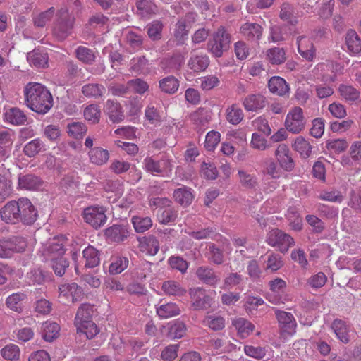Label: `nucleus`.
Returning a JSON list of instances; mask_svg holds the SVG:
<instances>
[{
    "label": "nucleus",
    "mask_w": 361,
    "mask_h": 361,
    "mask_svg": "<svg viewBox=\"0 0 361 361\" xmlns=\"http://www.w3.org/2000/svg\"><path fill=\"white\" fill-rule=\"evenodd\" d=\"M173 197L176 202L183 207H187L192 203L194 195L190 188L183 186L174 190Z\"/></svg>",
    "instance_id": "32"
},
{
    "label": "nucleus",
    "mask_w": 361,
    "mask_h": 361,
    "mask_svg": "<svg viewBox=\"0 0 361 361\" xmlns=\"http://www.w3.org/2000/svg\"><path fill=\"white\" fill-rule=\"evenodd\" d=\"M128 259L126 257L115 255L111 258L109 271L111 274H118L124 271L128 265Z\"/></svg>",
    "instance_id": "34"
},
{
    "label": "nucleus",
    "mask_w": 361,
    "mask_h": 361,
    "mask_svg": "<svg viewBox=\"0 0 361 361\" xmlns=\"http://www.w3.org/2000/svg\"><path fill=\"white\" fill-rule=\"evenodd\" d=\"M190 119L200 130L204 128L211 120V113L204 108H199L190 115Z\"/></svg>",
    "instance_id": "31"
},
{
    "label": "nucleus",
    "mask_w": 361,
    "mask_h": 361,
    "mask_svg": "<svg viewBox=\"0 0 361 361\" xmlns=\"http://www.w3.org/2000/svg\"><path fill=\"white\" fill-rule=\"evenodd\" d=\"M149 37L155 41L161 38L163 24L159 20H154L146 27Z\"/></svg>",
    "instance_id": "61"
},
{
    "label": "nucleus",
    "mask_w": 361,
    "mask_h": 361,
    "mask_svg": "<svg viewBox=\"0 0 361 361\" xmlns=\"http://www.w3.org/2000/svg\"><path fill=\"white\" fill-rule=\"evenodd\" d=\"M189 295L192 301V307L194 310H207L214 302L213 298L202 288L190 289Z\"/></svg>",
    "instance_id": "7"
},
{
    "label": "nucleus",
    "mask_w": 361,
    "mask_h": 361,
    "mask_svg": "<svg viewBox=\"0 0 361 361\" xmlns=\"http://www.w3.org/2000/svg\"><path fill=\"white\" fill-rule=\"evenodd\" d=\"M101 111L99 106L92 104L87 106L84 110V116L86 120L92 124L98 123L100 118Z\"/></svg>",
    "instance_id": "57"
},
{
    "label": "nucleus",
    "mask_w": 361,
    "mask_h": 361,
    "mask_svg": "<svg viewBox=\"0 0 361 361\" xmlns=\"http://www.w3.org/2000/svg\"><path fill=\"white\" fill-rule=\"evenodd\" d=\"M105 212L106 209L104 207H89L84 209L83 218L86 223L97 229L106 222L107 217Z\"/></svg>",
    "instance_id": "8"
},
{
    "label": "nucleus",
    "mask_w": 361,
    "mask_h": 361,
    "mask_svg": "<svg viewBox=\"0 0 361 361\" xmlns=\"http://www.w3.org/2000/svg\"><path fill=\"white\" fill-rule=\"evenodd\" d=\"M16 204V200H11L0 209L1 219L6 224L13 225L19 224Z\"/></svg>",
    "instance_id": "14"
},
{
    "label": "nucleus",
    "mask_w": 361,
    "mask_h": 361,
    "mask_svg": "<svg viewBox=\"0 0 361 361\" xmlns=\"http://www.w3.org/2000/svg\"><path fill=\"white\" fill-rule=\"evenodd\" d=\"M74 18L72 17L66 8H61L56 14V19L53 24V35L59 40L63 41L71 34L73 28Z\"/></svg>",
    "instance_id": "3"
},
{
    "label": "nucleus",
    "mask_w": 361,
    "mask_h": 361,
    "mask_svg": "<svg viewBox=\"0 0 361 361\" xmlns=\"http://www.w3.org/2000/svg\"><path fill=\"white\" fill-rule=\"evenodd\" d=\"M293 6L288 2H284L281 6L279 17L290 25H295L298 23V20L293 16Z\"/></svg>",
    "instance_id": "44"
},
{
    "label": "nucleus",
    "mask_w": 361,
    "mask_h": 361,
    "mask_svg": "<svg viewBox=\"0 0 361 361\" xmlns=\"http://www.w3.org/2000/svg\"><path fill=\"white\" fill-rule=\"evenodd\" d=\"M137 10L142 16L155 14L158 11L157 6L152 0H140L136 3Z\"/></svg>",
    "instance_id": "50"
},
{
    "label": "nucleus",
    "mask_w": 361,
    "mask_h": 361,
    "mask_svg": "<svg viewBox=\"0 0 361 361\" xmlns=\"http://www.w3.org/2000/svg\"><path fill=\"white\" fill-rule=\"evenodd\" d=\"M106 91L105 87L99 83H88L82 87V94L87 98L98 99L103 97Z\"/></svg>",
    "instance_id": "28"
},
{
    "label": "nucleus",
    "mask_w": 361,
    "mask_h": 361,
    "mask_svg": "<svg viewBox=\"0 0 361 361\" xmlns=\"http://www.w3.org/2000/svg\"><path fill=\"white\" fill-rule=\"evenodd\" d=\"M195 275L202 283L212 287H216L221 280L214 269L209 266L198 267L195 271Z\"/></svg>",
    "instance_id": "10"
},
{
    "label": "nucleus",
    "mask_w": 361,
    "mask_h": 361,
    "mask_svg": "<svg viewBox=\"0 0 361 361\" xmlns=\"http://www.w3.org/2000/svg\"><path fill=\"white\" fill-rule=\"evenodd\" d=\"M27 299V295L22 292L14 293L6 299V305L8 308L18 313L23 311V302Z\"/></svg>",
    "instance_id": "24"
},
{
    "label": "nucleus",
    "mask_w": 361,
    "mask_h": 361,
    "mask_svg": "<svg viewBox=\"0 0 361 361\" xmlns=\"http://www.w3.org/2000/svg\"><path fill=\"white\" fill-rule=\"evenodd\" d=\"M128 226L125 224H114L104 231L106 238L115 243H122L129 236Z\"/></svg>",
    "instance_id": "11"
},
{
    "label": "nucleus",
    "mask_w": 361,
    "mask_h": 361,
    "mask_svg": "<svg viewBox=\"0 0 361 361\" xmlns=\"http://www.w3.org/2000/svg\"><path fill=\"white\" fill-rule=\"evenodd\" d=\"M293 147L304 158H307L311 154L312 147L310 144L301 136L295 139Z\"/></svg>",
    "instance_id": "53"
},
{
    "label": "nucleus",
    "mask_w": 361,
    "mask_h": 361,
    "mask_svg": "<svg viewBox=\"0 0 361 361\" xmlns=\"http://www.w3.org/2000/svg\"><path fill=\"white\" fill-rule=\"evenodd\" d=\"M162 290L170 295L183 296L186 293V290L183 288L178 282L174 281H167L163 283Z\"/></svg>",
    "instance_id": "45"
},
{
    "label": "nucleus",
    "mask_w": 361,
    "mask_h": 361,
    "mask_svg": "<svg viewBox=\"0 0 361 361\" xmlns=\"http://www.w3.org/2000/svg\"><path fill=\"white\" fill-rule=\"evenodd\" d=\"M68 135L75 139L82 138L87 131L86 125L80 121H72L67 124Z\"/></svg>",
    "instance_id": "37"
},
{
    "label": "nucleus",
    "mask_w": 361,
    "mask_h": 361,
    "mask_svg": "<svg viewBox=\"0 0 361 361\" xmlns=\"http://www.w3.org/2000/svg\"><path fill=\"white\" fill-rule=\"evenodd\" d=\"M55 13V8L51 7L47 11L33 16V23L37 27H44L46 24L51 21Z\"/></svg>",
    "instance_id": "49"
},
{
    "label": "nucleus",
    "mask_w": 361,
    "mask_h": 361,
    "mask_svg": "<svg viewBox=\"0 0 361 361\" xmlns=\"http://www.w3.org/2000/svg\"><path fill=\"white\" fill-rule=\"evenodd\" d=\"M231 35L220 26L207 42V49L214 57L219 58L230 49Z\"/></svg>",
    "instance_id": "4"
},
{
    "label": "nucleus",
    "mask_w": 361,
    "mask_h": 361,
    "mask_svg": "<svg viewBox=\"0 0 361 361\" xmlns=\"http://www.w3.org/2000/svg\"><path fill=\"white\" fill-rule=\"evenodd\" d=\"M207 258L215 265L222 264L224 262V251L215 244L212 243L208 247Z\"/></svg>",
    "instance_id": "46"
},
{
    "label": "nucleus",
    "mask_w": 361,
    "mask_h": 361,
    "mask_svg": "<svg viewBox=\"0 0 361 361\" xmlns=\"http://www.w3.org/2000/svg\"><path fill=\"white\" fill-rule=\"evenodd\" d=\"M104 111L114 123H120L124 119L123 108L117 101L108 99L104 104Z\"/></svg>",
    "instance_id": "13"
},
{
    "label": "nucleus",
    "mask_w": 361,
    "mask_h": 361,
    "mask_svg": "<svg viewBox=\"0 0 361 361\" xmlns=\"http://www.w3.org/2000/svg\"><path fill=\"white\" fill-rule=\"evenodd\" d=\"M4 243L6 247L8 257L11 252H22L27 247L26 239L22 236H13L8 240H4Z\"/></svg>",
    "instance_id": "27"
},
{
    "label": "nucleus",
    "mask_w": 361,
    "mask_h": 361,
    "mask_svg": "<svg viewBox=\"0 0 361 361\" xmlns=\"http://www.w3.org/2000/svg\"><path fill=\"white\" fill-rule=\"evenodd\" d=\"M78 183V177L75 174L68 173L61 180L60 185L66 192L77 188Z\"/></svg>",
    "instance_id": "64"
},
{
    "label": "nucleus",
    "mask_w": 361,
    "mask_h": 361,
    "mask_svg": "<svg viewBox=\"0 0 361 361\" xmlns=\"http://www.w3.org/2000/svg\"><path fill=\"white\" fill-rule=\"evenodd\" d=\"M184 62L180 54H174L170 57L164 58L159 63L160 68L166 73H174L179 71Z\"/></svg>",
    "instance_id": "16"
},
{
    "label": "nucleus",
    "mask_w": 361,
    "mask_h": 361,
    "mask_svg": "<svg viewBox=\"0 0 361 361\" xmlns=\"http://www.w3.org/2000/svg\"><path fill=\"white\" fill-rule=\"evenodd\" d=\"M269 286L272 293H269L267 297L268 300L276 305L284 303L283 300L279 294L281 292L283 291L286 286V283L283 279L276 278L269 281Z\"/></svg>",
    "instance_id": "17"
},
{
    "label": "nucleus",
    "mask_w": 361,
    "mask_h": 361,
    "mask_svg": "<svg viewBox=\"0 0 361 361\" xmlns=\"http://www.w3.org/2000/svg\"><path fill=\"white\" fill-rule=\"evenodd\" d=\"M275 314L278 320L279 327L283 332L289 334L294 332L296 327V322L291 313L280 310H276Z\"/></svg>",
    "instance_id": "12"
},
{
    "label": "nucleus",
    "mask_w": 361,
    "mask_h": 361,
    "mask_svg": "<svg viewBox=\"0 0 361 361\" xmlns=\"http://www.w3.org/2000/svg\"><path fill=\"white\" fill-rule=\"evenodd\" d=\"M44 150L45 145L39 138H36L31 140L23 147L24 154L29 157H33L39 154L41 151Z\"/></svg>",
    "instance_id": "39"
},
{
    "label": "nucleus",
    "mask_w": 361,
    "mask_h": 361,
    "mask_svg": "<svg viewBox=\"0 0 361 361\" xmlns=\"http://www.w3.org/2000/svg\"><path fill=\"white\" fill-rule=\"evenodd\" d=\"M190 29V28H188V26L181 19H178L175 25L173 34L178 45H181L184 43L185 39H187Z\"/></svg>",
    "instance_id": "43"
},
{
    "label": "nucleus",
    "mask_w": 361,
    "mask_h": 361,
    "mask_svg": "<svg viewBox=\"0 0 361 361\" xmlns=\"http://www.w3.org/2000/svg\"><path fill=\"white\" fill-rule=\"evenodd\" d=\"M267 243L272 247H277L281 252H286L294 245L293 238L280 229H272L267 235Z\"/></svg>",
    "instance_id": "6"
},
{
    "label": "nucleus",
    "mask_w": 361,
    "mask_h": 361,
    "mask_svg": "<svg viewBox=\"0 0 361 361\" xmlns=\"http://www.w3.org/2000/svg\"><path fill=\"white\" fill-rule=\"evenodd\" d=\"M326 147L328 149L334 150L336 153H341L346 150L348 142L345 139H331L326 141Z\"/></svg>",
    "instance_id": "63"
},
{
    "label": "nucleus",
    "mask_w": 361,
    "mask_h": 361,
    "mask_svg": "<svg viewBox=\"0 0 361 361\" xmlns=\"http://www.w3.org/2000/svg\"><path fill=\"white\" fill-rule=\"evenodd\" d=\"M345 44L348 51L352 55H357L361 53V39L355 30L349 29L345 36Z\"/></svg>",
    "instance_id": "21"
},
{
    "label": "nucleus",
    "mask_w": 361,
    "mask_h": 361,
    "mask_svg": "<svg viewBox=\"0 0 361 361\" xmlns=\"http://www.w3.org/2000/svg\"><path fill=\"white\" fill-rule=\"evenodd\" d=\"M305 125L303 111L300 107H294L286 116L285 126L293 133H299Z\"/></svg>",
    "instance_id": "9"
},
{
    "label": "nucleus",
    "mask_w": 361,
    "mask_h": 361,
    "mask_svg": "<svg viewBox=\"0 0 361 361\" xmlns=\"http://www.w3.org/2000/svg\"><path fill=\"white\" fill-rule=\"evenodd\" d=\"M13 192L11 180L0 173V203L9 197Z\"/></svg>",
    "instance_id": "56"
},
{
    "label": "nucleus",
    "mask_w": 361,
    "mask_h": 361,
    "mask_svg": "<svg viewBox=\"0 0 361 361\" xmlns=\"http://www.w3.org/2000/svg\"><path fill=\"white\" fill-rule=\"evenodd\" d=\"M94 308L92 305L83 303L80 305L75 314L74 324L77 333L86 335L87 338L92 339L99 332V329L92 321Z\"/></svg>",
    "instance_id": "2"
},
{
    "label": "nucleus",
    "mask_w": 361,
    "mask_h": 361,
    "mask_svg": "<svg viewBox=\"0 0 361 361\" xmlns=\"http://www.w3.org/2000/svg\"><path fill=\"white\" fill-rule=\"evenodd\" d=\"M77 59L85 64H92L95 61V54L93 50L83 46H79L75 49Z\"/></svg>",
    "instance_id": "41"
},
{
    "label": "nucleus",
    "mask_w": 361,
    "mask_h": 361,
    "mask_svg": "<svg viewBox=\"0 0 361 361\" xmlns=\"http://www.w3.org/2000/svg\"><path fill=\"white\" fill-rule=\"evenodd\" d=\"M7 121L15 125H22L26 120L25 114L19 109L12 108L6 113Z\"/></svg>",
    "instance_id": "52"
},
{
    "label": "nucleus",
    "mask_w": 361,
    "mask_h": 361,
    "mask_svg": "<svg viewBox=\"0 0 361 361\" xmlns=\"http://www.w3.org/2000/svg\"><path fill=\"white\" fill-rule=\"evenodd\" d=\"M27 60L30 63L37 68H44L48 66L49 56L47 53L34 49L27 54Z\"/></svg>",
    "instance_id": "29"
},
{
    "label": "nucleus",
    "mask_w": 361,
    "mask_h": 361,
    "mask_svg": "<svg viewBox=\"0 0 361 361\" xmlns=\"http://www.w3.org/2000/svg\"><path fill=\"white\" fill-rule=\"evenodd\" d=\"M243 105L247 111H257L265 106L266 99L260 94H249L244 99Z\"/></svg>",
    "instance_id": "20"
},
{
    "label": "nucleus",
    "mask_w": 361,
    "mask_h": 361,
    "mask_svg": "<svg viewBox=\"0 0 361 361\" xmlns=\"http://www.w3.org/2000/svg\"><path fill=\"white\" fill-rule=\"evenodd\" d=\"M287 219L289 221V226L293 230L295 231L302 230V219L295 209L290 208L288 210Z\"/></svg>",
    "instance_id": "55"
},
{
    "label": "nucleus",
    "mask_w": 361,
    "mask_h": 361,
    "mask_svg": "<svg viewBox=\"0 0 361 361\" xmlns=\"http://www.w3.org/2000/svg\"><path fill=\"white\" fill-rule=\"evenodd\" d=\"M25 104L32 111L47 114L53 106V97L49 90L40 83L29 82L24 88Z\"/></svg>",
    "instance_id": "1"
},
{
    "label": "nucleus",
    "mask_w": 361,
    "mask_h": 361,
    "mask_svg": "<svg viewBox=\"0 0 361 361\" xmlns=\"http://www.w3.org/2000/svg\"><path fill=\"white\" fill-rule=\"evenodd\" d=\"M186 331V326L184 322L177 320L171 325L169 329L168 337L174 338H182Z\"/></svg>",
    "instance_id": "60"
},
{
    "label": "nucleus",
    "mask_w": 361,
    "mask_h": 361,
    "mask_svg": "<svg viewBox=\"0 0 361 361\" xmlns=\"http://www.w3.org/2000/svg\"><path fill=\"white\" fill-rule=\"evenodd\" d=\"M60 326L56 322H45L42 325V337L47 342H51L59 335Z\"/></svg>",
    "instance_id": "30"
},
{
    "label": "nucleus",
    "mask_w": 361,
    "mask_h": 361,
    "mask_svg": "<svg viewBox=\"0 0 361 361\" xmlns=\"http://www.w3.org/2000/svg\"><path fill=\"white\" fill-rule=\"evenodd\" d=\"M240 32L249 41L258 42L263 32L262 27L255 23H245L240 28Z\"/></svg>",
    "instance_id": "15"
},
{
    "label": "nucleus",
    "mask_w": 361,
    "mask_h": 361,
    "mask_svg": "<svg viewBox=\"0 0 361 361\" xmlns=\"http://www.w3.org/2000/svg\"><path fill=\"white\" fill-rule=\"evenodd\" d=\"M233 324L238 329V334L242 338L247 337L255 329V325L244 318L234 320Z\"/></svg>",
    "instance_id": "38"
},
{
    "label": "nucleus",
    "mask_w": 361,
    "mask_h": 361,
    "mask_svg": "<svg viewBox=\"0 0 361 361\" xmlns=\"http://www.w3.org/2000/svg\"><path fill=\"white\" fill-rule=\"evenodd\" d=\"M179 87L178 80L172 75L167 76L159 81V88L167 94H174Z\"/></svg>",
    "instance_id": "40"
},
{
    "label": "nucleus",
    "mask_w": 361,
    "mask_h": 361,
    "mask_svg": "<svg viewBox=\"0 0 361 361\" xmlns=\"http://www.w3.org/2000/svg\"><path fill=\"white\" fill-rule=\"evenodd\" d=\"M267 56L272 64L279 65L283 63L286 58L283 48L274 47L267 51Z\"/></svg>",
    "instance_id": "58"
},
{
    "label": "nucleus",
    "mask_w": 361,
    "mask_h": 361,
    "mask_svg": "<svg viewBox=\"0 0 361 361\" xmlns=\"http://www.w3.org/2000/svg\"><path fill=\"white\" fill-rule=\"evenodd\" d=\"M178 210L173 207H170L164 209H159L157 212V217L159 221L162 224H168L174 222L178 217Z\"/></svg>",
    "instance_id": "47"
},
{
    "label": "nucleus",
    "mask_w": 361,
    "mask_h": 361,
    "mask_svg": "<svg viewBox=\"0 0 361 361\" xmlns=\"http://www.w3.org/2000/svg\"><path fill=\"white\" fill-rule=\"evenodd\" d=\"M244 114L243 110L235 105H232L227 109L226 119L227 121L233 124H238L243 118Z\"/></svg>",
    "instance_id": "62"
},
{
    "label": "nucleus",
    "mask_w": 361,
    "mask_h": 361,
    "mask_svg": "<svg viewBox=\"0 0 361 361\" xmlns=\"http://www.w3.org/2000/svg\"><path fill=\"white\" fill-rule=\"evenodd\" d=\"M85 268L92 269L100 263V252L92 245L87 246L82 252Z\"/></svg>",
    "instance_id": "23"
},
{
    "label": "nucleus",
    "mask_w": 361,
    "mask_h": 361,
    "mask_svg": "<svg viewBox=\"0 0 361 361\" xmlns=\"http://www.w3.org/2000/svg\"><path fill=\"white\" fill-rule=\"evenodd\" d=\"M331 329L341 342L344 343H349L350 340V325L347 324L344 320L335 319L331 324Z\"/></svg>",
    "instance_id": "22"
},
{
    "label": "nucleus",
    "mask_w": 361,
    "mask_h": 361,
    "mask_svg": "<svg viewBox=\"0 0 361 361\" xmlns=\"http://www.w3.org/2000/svg\"><path fill=\"white\" fill-rule=\"evenodd\" d=\"M141 247L150 255H155L159 250V242L154 235L144 236L140 240Z\"/></svg>",
    "instance_id": "36"
},
{
    "label": "nucleus",
    "mask_w": 361,
    "mask_h": 361,
    "mask_svg": "<svg viewBox=\"0 0 361 361\" xmlns=\"http://www.w3.org/2000/svg\"><path fill=\"white\" fill-rule=\"evenodd\" d=\"M88 154L90 161L97 165L105 164L109 158L108 150L99 147L91 148Z\"/></svg>",
    "instance_id": "33"
},
{
    "label": "nucleus",
    "mask_w": 361,
    "mask_h": 361,
    "mask_svg": "<svg viewBox=\"0 0 361 361\" xmlns=\"http://www.w3.org/2000/svg\"><path fill=\"white\" fill-rule=\"evenodd\" d=\"M239 182L241 185L246 189H255L258 185L257 177L248 173L243 170H239L238 172Z\"/></svg>",
    "instance_id": "42"
},
{
    "label": "nucleus",
    "mask_w": 361,
    "mask_h": 361,
    "mask_svg": "<svg viewBox=\"0 0 361 361\" xmlns=\"http://www.w3.org/2000/svg\"><path fill=\"white\" fill-rule=\"evenodd\" d=\"M51 266L56 276H62L69 267V262L63 256L52 257L51 259Z\"/></svg>",
    "instance_id": "51"
},
{
    "label": "nucleus",
    "mask_w": 361,
    "mask_h": 361,
    "mask_svg": "<svg viewBox=\"0 0 361 361\" xmlns=\"http://www.w3.org/2000/svg\"><path fill=\"white\" fill-rule=\"evenodd\" d=\"M268 87L270 92L279 96L285 95L290 90L286 81L279 76L272 77L269 80Z\"/></svg>",
    "instance_id": "26"
},
{
    "label": "nucleus",
    "mask_w": 361,
    "mask_h": 361,
    "mask_svg": "<svg viewBox=\"0 0 361 361\" xmlns=\"http://www.w3.org/2000/svg\"><path fill=\"white\" fill-rule=\"evenodd\" d=\"M18 223L25 226L32 225L38 217V211L27 197H20L16 200Z\"/></svg>",
    "instance_id": "5"
},
{
    "label": "nucleus",
    "mask_w": 361,
    "mask_h": 361,
    "mask_svg": "<svg viewBox=\"0 0 361 361\" xmlns=\"http://www.w3.org/2000/svg\"><path fill=\"white\" fill-rule=\"evenodd\" d=\"M334 0H322L318 5L317 15L323 20L330 18L333 15Z\"/></svg>",
    "instance_id": "48"
},
{
    "label": "nucleus",
    "mask_w": 361,
    "mask_h": 361,
    "mask_svg": "<svg viewBox=\"0 0 361 361\" xmlns=\"http://www.w3.org/2000/svg\"><path fill=\"white\" fill-rule=\"evenodd\" d=\"M338 91L345 101L354 102L360 97V92L351 85H340Z\"/></svg>",
    "instance_id": "54"
},
{
    "label": "nucleus",
    "mask_w": 361,
    "mask_h": 361,
    "mask_svg": "<svg viewBox=\"0 0 361 361\" xmlns=\"http://www.w3.org/2000/svg\"><path fill=\"white\" fill-rule=\"evenodd\" d=\"M209 65V59L206 54L192 55L188 61V66L194 72L205 71Z\"/></svg>",
    "instance_id": "25"
},
{
    "label": "nucleus",
    "mask_w": 361,
    "mask_h": 361,
    "mask_svg": "<svg viewBox=\"0 0 361 361\" xmlns=\"http://www.w3.org/2000/svg\"><path fill=\"white\" fill-rule=\"evenodd\" d=\"M180 312V308L173 302H168L157 307V314L161 319H168L178 315Z\"/></svg>",
    "instance_id": "35"
},
{
    "label": "nucleus",
    "mask_w": 361,
    "mask_h": 361,
    "mask_svg": "<svg viewBox=\"0 0 361 361\" xmlns=\"http://www.w3.org/2000/svg\"><path fill=\"white\" fill-rule=\"evenodd\" d=\"M298 51L300 56L308 61H312L316 55V49L312 42L303 36L297 37Z\"/></svg>",
    "instance_id": "18"
},
{
    "label": "nucleus",
    "mask_w": 361,
    "mask_h": 361,
    "mask_svg": "<svg viewBox=\"0 0 361 361\" xmlns=\"http://www.w3.org/2000/svg\"><path fill=\"white\" fill-rule=\"evenodd\" d=\"M132 223L137 233H143L152 226V221L149 217L133 216Z\"/></svg>",
    "instance_id": "59"
},
{
    "label": "nucleus",
    "mask_w": 361,
    "mask_h": 361,
    "mask_svg": "<svg viewBox=\"0 0 361 361\" xmlns=\"http://www.w3.org/2000/svg\"><path fill=\"white\" fill-rule=\"evenodd\" d=\"M42 180L37 176L28 173L25 175H19L18 187L20 189L35 190L39 189L42 185Z\"/></svg>",
    "instance_id": "19"
}]
</instances>
